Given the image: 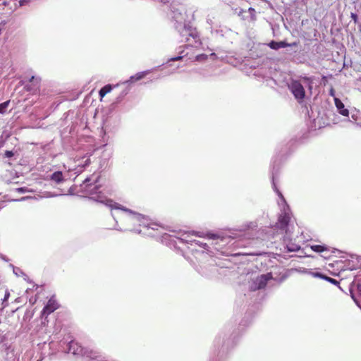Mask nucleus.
Masks as SVG:
<instances>
[{"instance_id":"1","label":"nucleus","mask_w":361,"mask_h":361,"mask_svg":"<svg viewBox=\"0 0 361 361\" xmlns=\"http://www.w3.org/2000/svg\"><path fill=\"white\" fill-rule=\"evenodd\" d=\"M91 178H87L80 185L82 190L90 196L91 200L102 203L111 209V216L116 221L114 229L121 231H132L139 234L156 236L155 231L158 230L157 224L139 213L127 209L105 197L99 190L100 186L92 187Z\"/></svg>"},{"instance_id":"2","label":"nucleus","mask_w":361,"mask_h":361,"mask_svg":"<svg viewBox=\"0 0 361 361\" xmlns=\"http://www.w3.org/2000/svg\"><path fill=\"white\" fill-rule=\"evenodd\" d=\"M173 18L176 22V29L180 34L181 42L188 43V46L197 47L200 44V39L197 30L185 23V13L173 11Z\"/></svg>"},{"instance_id":"3","label":"nucleus","mask_w":361,"mask_h":361,"mask_svg":"<svg viewBox=\"0 0 361 361\" xmlns=\"http://www.w3.org/2000/svg\"><path fill=\"white\" fill-rule=\"evenodd\" d=\"M195 235V233H183L180 236L176 237V239L182 243L188 244V246L190 252L194 255L195 259L200 262L202 261H211L214 262L212 256L207 252L208 251V246L207 243L192 239V237Z\"/></svg>"},{"instance_id":"4","label":"nucleus","mask_w":361,"mask_h":361,"mask_svg":"<svg viewBox=\"0 0 361 361\" xmlns=\"http://www.w3.org/2000/svg\"><path fill=\"white\" fill-rule=\"evenodd\" d=\"M288 89L292 92L295 98L300 102L303 100L305 96L304 86L300 81L292 80L288 84Z\"/></svg>"},{"instance_id":"5","label":"nucleus","mask_w":361,"mask_h":361,"mask_svg":"<svg viewBox=\"0 0 361 361\" xmlns=\"http://www.w3.org/2000/svg\"><path fill=\"white\" fill-rule=\"evenodd\" d=\"M272 279L271 273H267L266 274H262L254 279L250 285V288L252 290H256L263 288L266 286L267 281Z\"/></svg>"},{"instance_id":"6","label":"nucleus","mask_w":361,"mask_h":361,"mask_svg":"<svg viewBox=\"0 0 361 361\" xmlns=\"http://www.w3.org/2000/svg\"><path fill=\"white\" fill-rule=\"evenodd\" d=\"M290 219L288 212L284 209L283 213L279 216L275 227L279 229L282 233H287V228Z\"/></svg>"},{"instance_id":"7","label":"nucleus","mask_w":361,"mask_h":361,"mask_svg":"<svg viewBox=\"0 0 361 361\" xmlns=\"http://www.w3.org/2000/svg\"><path fill=\"white\" fill-rule=\"evenodd\" d=\"M59 307V304L54 297H51L47 304L42 310V314L43 316H48Z\"/></svg>"},{"instance_id":"8","label":"nucleus","mask_w":361,"mask_h":361,"mask_svg":"<svg viewBox=\"0 0 361 361\" xmlns=\"http://www.w3.org/2000/svg\"><path fill=\"white\" fill-rule=\"evenodd\" d=\"M334 104L337 109L338 112L341 115H342L343 116L349 117V114H350L349 110L348 109L345 108L344 104L338 97H335Z\"/></svg>"},{"instance_id":"9","label":"nucleus","mask_w":361,"mask_h":361,"mask_svg":"<svg viewBox=\"0 0 361 361\" xmlns=\"http://www.w3.org/2000/svg\"><path fill=\"white\" fill-rule=\"evenodd\" d=\"M293 45H295V43L288 44V43H286V42H283V41H281V42L271 41L269 44V47L271 49H275V50H278V49H279L281 48H284V47H287L293 46Z\"/></svg>"},{"instance_id":"10","label":"nucleus","mask_w":361,"mask_h":361,"mask_svg":"<svg viewBox=\"0 0 361 361\" xmlns=\"http://www.w3.org/2000/svg\"><path fill=\"white\" fill-rule=\"evenodd\" d=\"M350 118V121L361 126V111L356 109L351 111Z\"/></svg>"},{"instance_id":"11","label":"nucleus","mask_w":361,"mask_h":361,"mask_svg":"<svg viewBox=\"0 0 361 361\" xmlns=\"http://www.w3.org/2000/svg\"><path fill=\"white\" fill-rule=\"evenodd\" d=\"M272 188L274 190V191L276 192V194L278 195L279 197L281 200V202L283 204H286V201H285V199H284L282 193L276 188V176H275L274 174L272 175Z\"/></svg>"},{"instance_id":"12","label":"nucleus","mask_w":361,"mask_h":361,"mask_svg":"<svg viewBox=\"0 0 361 361\" xmlns=\"http://www.w3.org/2000/svg\"><path fill=\"white\" fill-rule=\"evenodd\" d=\"M51 180L56 183H60L63 180V173L61 171H56L51 176Z\"/></svg>"},{"instance_id":"13","label":"nucleus","mask_w":361,"mask_h":361,"mask_svg":"<svg viewBox=\"0 0 361 361\" xmlns=\"http://www.w3.org/2000/svg\"><path fill=\"white\" fill-rule=\"evenodd\" d=\"M112 90V86L111 85H106L104 86L99 92V96L102 98L104 97L107 93L110 92Z\"/></svg>"},{"instance_id":"14","label":"nucleus","mask_w":361,"mask_h":361,"mask_svg":"<svg viewBox=\"0 0 361 361\" xmlns=\"http://www.w3.org/2000/svg\"><path fill=\"white\" fill-rule=\"evenodd\" d=\"M311 248L313 251L317 252H322L326 250V247L324 245H312Z\"/></svg>"},{"instance_id":"15","label":"nucleus","mask_w":361,"mask_h":361,"mask_svg":"<svg viewBox=\"0 0 361 361\" xmlns=\"http://www.w3.org/2000/svg\"><path fill=\"white\" fill-rule=\"evenodd\" d=\"M287 249L290 252H295L300 249V246L297 244L290 243L287 244Z\"/></svg>"},{"instance_id":"16","label":"nucleus","mask_w":361,"mask_h":361,"mask_svg":"<svg viewBox=\"0 0 361 361\" xmlns=\"http://www.w3.org/2000/svg\"><path fill=\"white\" fill-rule=\"evenodd\" d=\"M10 101H6L0 104V114H4L6 113L7 108L8 107Z\"/></svg>"},{"instance_id":"17","label":"nucleus","mask_w":361,"mask_h":361,"mask_svg":"<svg viewBox=\"0 0 361 361\" xmlns=\"http://www.w3.org/2000/svg\"><path fill=\"white\" fill-rule=\"evenodd\" d=\"M149 71H142V72H139L137 73H136L135 75V80H140L141 79H142L145 76H146L148 73H149Z\"/></svg>"},{"instance_id":"18","label":"nucleus","mask_w":361,"mask_h":361,"mask_svg":"<svg viewBox=\"0 0 361 361\" xmlns=\"http://www.w3.org/2000/svg\"><path fill=\"white\" fill-rule=\"evenodd\" d=\"M208 58V56L204 54H199L196 56L195 60L197 61H205Z\"/></svg>"},{"instance_id":"19","label":"nucleus","mask_w":361,"mask_h":361,"mask_svg":"<svg viewBox=\"0 0 361 361\" xmlns=\"http://www.w3.org/2000/svg\"><path fill=\"white\" fill-rule=\"evenodd\" d=\"M13 273L18 276H26V275L23 273V271L20 268H18V267L13 268Z\"/></svg>"},{"instance_id":"20","label":"nucleus","mask_w":361,"mask_h":361,"mask_svg":"<svg viewBox=\"0 0 361 361\" xmlns=\"http://www.w3.org/2000/svg\"><path fill=\"white\" fill-rule=\"evenodd\" d=\"M311 275L314 277H316V278H320V279H324V277H325V275L319 273V272H312L311 273Z\"/></svg>"},{"instance_id":"21","label":"nucleus","mask_w":361,"mask_h":361,"mask_svg":"<svg viewBox=\"0 0 361 361\" xmlns=\"http://www.w3.org/2000/svg\"><path fill=\"white\" fill-rule=\"evenodd\" d=\"M324 280L328 281H329L330 283H331L333 284L338 283V281L336 279H334L333 278H331V277H329L327 276H325Z\"/></svg>"},{"instance_id":"22","label":"nucleus","mask_w":361,"mask_h":361,"mask_svg":"<svg viewBox=\"0 0 361 361\" xmlns=\"http://www.w3.org/2000/svg\"><path fill=\"white\" fill-rule=\"evenodd\" d=\"M135 81H136L135 77V75H132V76H130V78L128 80L124 81L123 82V84H129V83L133 82Z\"/></svg>"},{"instance_id":"23","label":"nucleus","mask_w":361,"mask_h":361,"mask_svg":"<svg viewBox=\"0 0 361 361\" xmlns=\"http://www.w3.org/2000/svg\"><path fill=\"white\" fill-rule=\"evenodd\" d=\"M183 56H175V57H173L171 59H170V61H179V60H181L183 59Z\"/></svg>"},{"instance_id":"24","label":"nucleus","mask_w":361,"mask_h":361,"mask_svg":"<svg viewBox=\"0 0 361 361\" xmlns=\"http://www.w3.org/2000/svg\"><path fill=\"white\" fill-rule=\"evenodd\" d=\"M329 95L334 97V99H335V97H336L335 90L333 87H331L329 90Z\"/></svg>"},{"instance_id":"25","label":"nucleus","mask_w":361,"mask_h":361,"mask_svg":"<svg viewBox=\"0 0 361 361\" xmlns=\"http://www.w3.org/2000/svg\"><path fill=\"white\" fill-rule=\"evenodd\" d=\"M210 56L214 57V59H223V56L219 57V56H217V54H216V53H214V52L212 53V54H210Z\"/></svg>"},{"instance_id":"26","label":"nucleus","mask_w":361,"mask_h":361,"mask_svg":"<svg viewBox=\"0 0 361 361\" xmlns=\"http://www.w3.org/2000/svg\"><path fill=\"white\" fill-rule=\"evenodd\" d=\"M5 155H6V157L10 158V157H13V152H11V151H6V152H5Z\"/></svg>"},{"instance_id":"27","label":"nucleus","mask_w":361,"mask_h":361,"mask_svg":"<svg viewBox=\"0 0 361 361\" xmlns=\"http://www.w3.org/2000/svg\"><path fill=\"white\" fill-rule=\"evenodd\" d=\"M9 296H10L9 292L6 291V293H5L4 298L3 299V301L4 302L6 301L8 299Z\"/></svg>"},{"instance_id":"28","label":"nucleus","mask_w":361,"mask_h":361,"mask_svg":"<svg viewBox=\"0 0 361 361\" xmlns=\"http://www.w3.org/2000/svg\"><path fill=\"white\" fill-rule=\"evenodd\" d=\"M29 1H30V0H20L19 3H20V6H23Z\"/></svg>"},{"instance_id":"29","label":"nucleus","mask_w":361,"mask_h":361,"mask_svg":"<svg viewBox=\"0 0 361 361\" xmlns=\"http://www.w3.org/2000/svg\"><path fill=\"white\" fill-rule=\"evenodd\" d=\"M16 190L19 192H25L26 189L25 188H18L16 189Z\"/></svg>"},{"instance_id":"30","label":"nucleus","mask_w":361,"mask_h":361,"mask_svg":"<svg viewBox=\"0 0 361 361\" xmlns=\"http://www.w3.org/2000/svg\"><path fill=\"white\" fill-rule=\"evenodd\" d=\"M29 198H30L29 197H23L20 199L17 200L16 201H24V200H27Z\"/></svg>"},{"instance_id":"31","label":"nucleus","mask_w":361,"mask_h":361,"mask_svg":"<svg viewBox=\"0 0 361 361\" xmlns=\"http://www.w3.org/2000/svg\"><path fill=\"white\" fill-rule=\"evenodd\" d=\"M210 238L216 239V238H219V237L216 234H211Z\"/></svg>"},{"instance_id":"32","label":"nucleus","mask_w":361,"mask_h":361,"mask_svg":"<svg viewBox=\"0 0 361 361\" xmlns=\"http://www.w3.org/2000/svg\"><path fill=\"white\" fill-rule=\"evenodd\" d=\"M37 80V82H39V80L37 78H35L34 76H32L31 78L30 79V82H34V80Z\"/></svg>"},{"instance_id":"33","label":"nucleus","mask_w":361,"mask_h":361,"mask_svg":"<svg viewBox=\"0 0 361 361\" xmlns=\"http://www.w3.org/2000/svg\"><path fill=\"white\" fill-rule=\"evenodd\" d=\"M168 237H170V238H171V235H169L168 234H165V235L163 236V238H164V239H167V238H168Z\"/></svg>"},{"instance_id":"34","label":"nucleus","mask_w":361,"mask_h":361,"mask_svg":"<svg viewBox=\"0 0 361 361\" xmlns=\"http://www.w3.org/2000/svg\"><path fill=\"white\" fill-rule=\"evenodd\" d=\"M352 18H354V19H355V18H356V15H355V14L352 13Z\"/></svg>"},{"instance_id":"35","label":"nucleus","mask_w":361,"mask_h":361,"mask_svg":"<svg viewBox=\"0 0 361 361\" xmlns=\"http://www.w3.org/2000/svg\"><path fill=\"white\" fill-rule=\"evenodd\" d=\"M224 238H220V240H221V241H224Z\"/></svg>"},{"instance_id":"36","label":"nucleus","mask_w":361,"mask_h":361,"mask_svg":"<svg viewBox=\"0 0 361 361\" xmlns=\"http://www.w3.org/2000/svg\"><path fill=\"white\" fill-rule=\"evenodd\" d=\"M180 54H183V51H180Z\"/></svg>"}]
</instances>
